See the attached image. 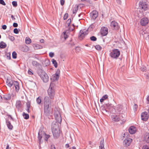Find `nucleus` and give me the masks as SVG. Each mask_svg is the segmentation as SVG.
Returning <instances> with one entry per match:
<instances>
[{"label":"nucleus","instance_id":"obj_1","mask_svg":"<svg viewBox=\"0 0 149 149\" xmlns=\"http://www.w3.org/2000/svg\"><path fill=\"white\" fill-rule=\"evenodd\" d=\"M44 114L46 116H49L52 113L51 100L47 96L45 97L44 100Z\"/></svg>","mask_w":149,"mask_h":149},{"label":"nucleus","instance_id":"obj_2","mask_svg":"<svg viewBox=\"0 0 149 149\" xmlns=\"http://www.w3.org/2000/svg\"><path fill=\"white\" fill-rule=\"evenodd\" d=\"M37 71L38 74L43 81L45 83L47 82L49 79V77L47 74L44 71L41 69H38Z\"/></svg>","mask_w":149,"mask_h":149},{"label":"nucleus","instance_id":"obj_3","mask_svg":"<svg viewBox=\"0 0 149 149\" xmlns=\"http://www.w3.org/2000/svg\"><path fill=\"white\" fill-rule=\"evenodd\" d=\"M53 123L52 125V129L53 136L55 139H57L60 136V131L59 129H57L55 127L53 126Z\"/></svg>","mask_w":149,"mask_h":149},{"label":"nucleus","instance_id":"obj_4","mask_svg":"<svg viewBox=\"0 0 149 149\" xmlns=\"http://www.w3.org/2000/svg\"><path fill=\"white\" fill-rule=\"evenodd\" d=\"M120 51L117 49H114L112 50L110 54V55L113 59H116L120 55Z\"/></svg>","mask_w":149,"mask_h":149},{"label":"nucleus","instance_id":"obj_5","mask_svg":"<svg viewBox=\"0 0 149 149\" xmlns=\"http://www.w3.org/2000/svg\"><path fill=\"white\" fill-rule=\"evenodd\" d=\"M88 33V29H83L80 30L78 36L79 39L81 40L83 39Z\"/></svg>","mask_w":149,"mask_h":149},{"label":"nucleus","instance_id":"obj_6","mask_svg":"<svg viewBox=\"0 0 149 149\" xmlns=\"http://www.w3.org/2000/svg\"><path fill=\"white\" fill-rule=\"evenodd\" d=\"M54 116L56 121L58 123H61L62 119L61 115L58 111H56L54 113Z\"/></svg>","mask_w":149,"mask_h":149},{"label":"nucleus","instance_id":"obj_7","mask_svg":"<svg viewBox=\"0 0 149 149\" xmlns=\"http://www.w3.org/2000/svg\"><path fill=\"white\" fill-rule=\"evenodd\" d=\"M48 95L50 98L52 99L54 98L55 95L54 89H52L51 88H49L47 91Z\"/></svg>","mask_w":149,"mask_h":149},{"label":"nucleus","instance_id":"obj_8","mask_svg":"<svg viewBox=\"0 0 149 149\" xmlns=\"http://www.w3.org/2000/svg\"><path fill=\"white\" fill-rule=\"evenodd\" d=\"M110 26L112 28L115 30H118L119 28L118 23L115 21H112L111 23Z\"/></svg>","mask_w":149,"mask_h":149},{"label":"nucleus","instance_id":"obj_9","mask_svg":"<svg viewBox=\"0 0 149 149\" xmlns=\"http://www.w3.org/2000/svg\"><path fill=\"white\" fill-rule=\"evenodd\" d=\"M108 29L105 27H102L100 30L101 34L103 36H105L108 33Z\"/></svg>","mask_w":149,"mask_h":149},{"label":"nucleus","instance_id":"obj_10","mask_svg":"<svg viewBox=\"0 0 149 149\" xmlns=\"http://www.w3.org/2000/svg\"><path fill=\"white\" fill-rule=\"evenodd\" d=\"M90 15L91 19L95 20L98 16V12L96 10H94L90 13Z\"/></svg>","mask_w":149,"mask_h":149},{"label":"nucleus","instance_id":"obj_11","mask_svg":"<svg viewBox=\"0 0 149 149\" xmlns=\"http://www.w3.org/2000/svg\"><path fill=\"white\" fill-rule=\"evenodd\" d=\"M149 117L148 113L146 112H143L141 114V118L142 120L144 121H147Z\"/></svg>","mask_w":149,"mask_h":149},{"label":"nucleus","instance_id":"obj_12","mask_svg":"<svg viewBox=\"0 0 149 149\" xmlns=\"http://www.w3.org/2000/svg\"><path fill=\"white\" fill-rule=\"evenodd\" d=\"M148 23V20L147 18L144 17L141 19L140 23L142 26H145L147 25Z\"/></svg>","mask_w":149,"mask_h":149},{"label":"nucleus","instance_id":"obj_13","mask_svg":"<svg viewBox=\"0 0 149 149\" xmlns=\"http://www.w3.org/2000/svg\"><path fill=\"white\" fill-rule=\"evenodd\" d=\"M132 140L130 138H127L125 139L123 142L124 145L126 146H129L132 142Z\"/></svg>","mask_w":149,"mask_h":149},{"label":"nucleus","instance_id":"obj_14","mask_svg":"<svg viewBox=\"0 0 149 149\" xmlns=\"http://www.w3.org/2000/svg\"><path fill=\"white\" fill-rule=\"evenodd\" d=\"M14 81H13L11 79H7L6 80L7 85L10 87H11L13 86Z\"/></svg>","mask_w":149,"mask_h":149},{"label":"nucleus","instance_id":"obj_15","mask_svg":"<svg viewBox=\"0 0 149 149\" xmlns=\"http://www.w3.org/2000/svg\"><path fill=\"white\" fill-rule=\"evenodd\" d=\"M15 106L17 109H21L22 106L21 101L19 100H17L15 104Z\"/></svg>","mask_w":149,"mask_h":149},{"label":"nucleus","instance_id":"obj_16","mask_svg":"<svg viewBox=\"0 0 149 149\" xmlns=\"http://www.w3.org/2000/svg\"><path fill=\"white\" fill-rule=\"evenodd\" d=\"M13 86L15 88L16 91L17 92H18L19 89V84L18 82L17 81H14Z\"/></svg>","mask_w":149,"mask_h":149},{"label":"nucleus","instance_id":"obj_17","mask_svg":"<svg viewBox=\"0 0 149 149\" xmlns=\"http://www.w3.org/2000/svg\"><path fill=\"white\" fill-rule=\"evenodd\" d=\"M136 128L134 126H132L129 129V132L131 134H134L136 132Z\"/></svg>","mask_w":149,"mask_h":149},{"label":"nucleus","instance_id":"obj_18","mask_svg":"<svg viewBox=\"0 0 149 149\" xmlns=\"http://www.w3.org/2000/svg\"><path fill=\"white\" fill-rule=\"evenodd\" d=\"M144 140L146 143H149V133L148 132H146L144 135Z\"/></svg>","mask_w":149,"mask_h":149},{"label":"nucleus","instance_id":"obj_19","mask_svg":"<svg viewBox=\"0 0 149 149\" xmlns=\"http://www.w3.org/2000/svg\"><path fill=\"white\" fill-rule=\"evenodd\" d=\"M112 118L113 121L114 122H118L120 120V118L117 116H112Z\"/></svg>","mask_w":149,"mask_h":149},{"label":"nucleus","instance_id":"obj_20","mask_svg":"<svg viewBox=\"0 0 149 149\" xmlns=\"http://www.w3.org/2000/svg\"><path fill=\"white\" fill-rule=\"evenodd\" d=\"M141 8L144 10H147L148 8L147 5L145 2H142L141 4Z\"/></svg>","mask_w":149,"mask_h":149},{"label":"nucleus","instance_id":"obj_21","mask_svg":"<svg viewBox=\"0 0 149 149\" xmlns=\"http://www.w3.org/2000/svg\"><path fill=\"white\" fill-rule=\"evenodd\" d=\"M59 78V75L54 74L52 75V77L51 78V79L54 81L58 80Z\"/></svg>","mask_w":149,"mask_h":149},{"label":"nucleus","instance_id":"obj_22","mask_svg":"<svg viewBox=\"0 0 149 149\" xmlns=\"http://www.w3.org/2000/svg\"><path fill=\"white\" fill-rule=\"evenodd\" d=\"M6 120L7 125L8 128L11 130L12 129L13 127L12 125L11 124L10 122L8 121V119H6Z\"/></svg>","mask_w":149,"mask_h":149},{"label":"nucleus","instance_id":"obj_23","mask_svg":"<svg viewBox=\"0 0 149 149\" xmlns=\"http://www.w3.org/2000/svg\"><path fill=\"white\" fill-rule=\"evenodd\" d=\"M100 149H104V139L100 141V145L99 146Z\"/></svg>","mask_w":149,"mask_h":149},{"label":"nucleus","instance_id":"obj_24","mask_svg":"<svg viewBox=\"0 0 149 149\" xmlns=\"http://www.w3.org/2000/svg\"><path fill=\"white\" fill-rule=\"evenodd\" d=\"M20 49L22 51L24 52H27L29 50L28 47L26 46L21 47Z\"/></svg>","mask_w":149,"mask_h":149},{"label":"nucleus","instance_id":"obj_25","mask_svg":"<svg viewBox=\"0 0 149 149\" xmlns=\"http://www.w3.org/2000/svg\"><path fill=\"white\" fill-rule=\"evenodd\" d=\"M6 47V44L3 41L0 42V47L1 48H5Z\"/></svg>","mask_w":149,"mask_h":149},{"label":"nucleus","instance_id":"obj_26","mask_svg":"<svg viewBox=\"0 0 149 149\" xmlns=\"http://www.w3.org/2000/svg\"><path fill=\"white\" fill-rule=\"evenodd\" d=\"M11 97L10 94H8L4 95L3 97V98L6 100H9L10 99Z\"/></svg>","mask_w":149,"mask_h":149},{"label":"nucleus","instance_id":"obj_27","mask_svg":"<svg viewBox=\"0 0 149 149\" xmlns=\"http://www.w3.org/2000/svg\"><path fill=\"white\" fill-rule=\"evenodd\" d=\"M76 102L77 103L76 104V106L77 107H78V106H79V103L81 101V100L80 98V97H76Z\"/></svg>","mask_w":149,"mask_h":149},{"label":"nucleus","instance_id":"obj_28","mask_svg":"<svg viewBox=\"0 0 149 149\" xmlns=\"http://www.w3.org/2000/svg\"><path fill=\"white\" fill-rule=\"evenodd\" d=\"M22 116L24 117V118L25 119H28L29 118V115L28 114L26 113L25 112L23 113Z\"/></svg>","mask_w":149,"mask_h":149},{"label":"nucleus","instance_id":"obj_29","mask_svg":"<svg viewBox=\"0 0 149 149\" xmlns=\"http://www.w3.org/2000/svg\"><path fill=\"white\" fill-rule=\"evenodd\" d=\"M52 61L53 64L54 65V67L56 68H57L58 66V64L56 60L54 59H53L52 60Z\"/></svg>","mask_w":149,"mask_h":149},{"label":"nucleus","instance_id":"obj_30","mask_svg":"<svg viewBox=\"0 0 149 149\" xmlns=\"http://www.w3.org/2000/svg\"><path fill=\"white\" fill-rule=\"evenodd\" d=\"M31 39L28 37H26L25 38V42L27 44H30L31 43Z\"/></svg>","mask_w":149,"mask_h":149},{"label":"nucleus","instance_id":"obj_31","mask_svg":"<svg viewBox=\"0 0 149 149\" xmlns=\"http://www.w3.org/2000/svg\"><path fill=\"white\" fill-rule=\"evenodd\" d=\"M80 19H76L77 21V25H76L75 24V27H76L77 29L78 28V27L80 26L81 25V22H80L79 21Z\"/></svg>","mask_w":149,"mask_h":149},{"label":"nucleus","instance_id":"obj_32","mask_svg":"<svg viewBox=\"0 0 149 149\" xmlns=\"http://www.w3.org/2000/svg\"><path fill=\"white\" fill-rule=\"evenodd\" d=\"M66 32H64L62 34L61 36L63 37H64L65 39H66L68 37V36L66 34Z\"/></svg>","mask_w":149,"mask_h":149},{"label":"nucleus","instance_id":"obj_33","mask_svg":"<svg viewBox=\"0 0 149 149\" xmlns=\"http://www.w3.org/2000/svg\"><path fill=\"white\" fill-rule=\"evenodd\" d=\"M44 63H45V65L44 64V65L45 66H47L49 65L50 61L48 60H47L45 61Z\"/></svg>","mask_w":149,"mask_h":149},{"label":"nucleus","instance_id":"obj_34","mask_svg":"<svg viewBox=\"0 0 149 149\" xmlns=\"http://www.w3.org/2000/svg\"><path fill=\"white\" fill-rule=\"evenodd\" d=\"M32 64L33 66H38L39 65V63L36 61H33L32 62Z\"/></svg>","mask_w":149,"mask_h":149},{"label":"nucleus","instance_id":"obj_35","mask_svg":"<svg viewBox=\"0 0 149 149\" xmlns=\"http://www.w3.org/2000/svg\"><path fill=\"white\" fill-rule=\"evenodd\" d=\"M12 57L14 59H15L17 57V54L15 51L13 52L12 53Z\"/></svg>","mask_w":149,"mask_h":149},{"label":"nucleus","instance_id":"obj_36","mask_svg":"<svg viewBox=\"0 0 149 149\" xmlns=\"http://www.w3.org/2000/svg\"><path fill=\"white\" fill-rule=\"evenodd\" d=\"M55 86V84L53 82H51L50 83V87L49 88H51L52 89H54V86Z\"/></svg>","mask_w":149,"mask_h":149},{"label":"nucleus","instance_id":"obj_37","mask_svg":"<svg viewBox=\"0 0 149 149\" xmlns=\"http://www.w3.org/2000/svg\"><path fill=\"white\" fill-rule=\"evenodd\" d=\"M95 48L98 51L101 50L102 48L99 45H97L95 46Z\"/></svg>","mask_w":149,"mask_h":149},{"label":"nucleus","instance_id":"obj_38","mask_svg":"<svg viewBox=\"0 0 149 149\" xmlns=\"http://www.w3.org/2000/svg\"><path fill=\"white\" fill-rule=\"evenodd\" d=\"M36 102L38 104H40L41 103V99L40 97H38V98H37L36 99Z\"/></svg>","mask_w":149,"mask_h":149},{"label":"nucleus","instance_id":"obj_39","mask_svg":"<svg viewBox=\"0 0 149 149\" xmlns=\"http://www.w3.org/2000/svg\"><path fill=\"white\" fill-rule=\"evenodd\" d=\"M143 36L146 40H149V35L148 34H146L144 35Z\"/></svg>","mask_w":149,"mask_h":149},{"label":"nucleus","instance_id":"obj_40","mask_svg":"<svg viewBox=\"0 0 149 149\" xmlns=\"http://www.w3.org/2000/svg\"><path fill=\"white\" fill-rule=\"evenodd\" d=\"M71 22V19H68V20L67 21L66 24L68 26H69L70 24V23Z\"/></svg>","mask_w":149,"mask_h":149},{"label":"nucleus","instance_id":"obj_41","mask_svg":"<svg viewBox=\"0 0 149 149\" xmlns=\"http://www.w3.org/2000/svg\"><path fill=\"white\" fill-rule=\"evenodd\" d=\"M90 39L91 40L93 41H95L97 40L96 38L94 36H92L90 38Z\"/></svg>","mask_w":149,"mask_h":149},{"label":"nucleus","instance_id":"obj_42","mask_svg":"<svg viewBox=\"0 0 149 149\" xmlns=\"http://www.w3.org/2000/svg\"><path fill=\"white\" fill-rule=\"evenodd\" d=\"M40 133L39 132L38 134V138L39 141V143L40 142L41 139L42 138V136L40 134Z\"/></svg>","mask_w":149,"mask_h":149},{"label":"nucleus","instance_id":"obj_43","mask_svg":"<svg viewBox=\"0 0 149 149\" xmlns=\"http://www.w3.org/2000/svg\"><path fill=\"white\" fill-rule=\"evenodd\" d=\"M45 140L46 141H47L48 140V139L50 137V136L48 134H45Z\"/></svg>","mask_w":149,"mask_h":149},{"label":"nucleus","instance_id":"obj_44","mask_svg":"<svg viewBox=\"0 0 149 149\" xmlns=\"http://www.w3.org/2000/svg\"><path fill=\"white\" fill-rule=\"evenodd\" d=\"M12 3L13 6L15 7L17 6V2L16 1H13Z\"/></svg>","mask_w":149,"mask_h":149},{"label":"nucleus","instance_id":"obj_45","mask_svg":"<svg viewBox=\"0 0 149 149\" xmlns=\"http://www.w3.org/2000/svg\"><path fill=\"white\" fill-rule=\"evenodd\" d=\"M140 69L143 72L146 71V67L142 66L141 68Z\"/></svg>","mask_w":149,"mask_h":149},{"label":"nucleus","instance_id":"obj_46","mask_svg":"<svg viewBox=\"0 0 149 149\" xmlns=\"http://www.w3.org/2000/svg\"><path fill=\"white\" fill-rule=\"evenodd\" d=\"M0 4L3 6H5L6 4L3 0H0Z\"/></svg>","mask_w":149,"mask_h":149},{"label":"nucleus","instance_id":"obj_47","mask_svg":"<svg viewBox=\"0 0 149 149\" xmlns=\"http://www.w3.org/2000/svg\"><path fill=\"white\" fill-rule=\"evenodd\" d=\"M75 50H76L77 52H78L81 50L80 47H76V48H75Z\"/></svg>","mask_w":149,"mask_h":149},{"label":"nucleus","instance_id":"obj_48","mask_svg":"<svg viewBox=\"0 0 149 149\" xmlns=\"http://www.w3.org/2000/svg\"><path fill=\"white\" fill-rule=\"evenodd\" d=\"M68 13H65L64 15V17H63L64 20H65V19H66L68 17Z\"/></svg>","mask_w":149,"mask_h":149},{"label":"nucleus","instance_id":"obj_49","mask_svg":"<svg viewBox=\"0 0 149 149\" xmlns=\"http://www.w3.org/2000/svg\"><path fill=\"white\" fill-rule=\"evenodd\" d=\"M42 47V46H40L38 45H36V49H41Z\"/></svg>","mask_w":149,"mask_h":149},{"label":"nucleus","instance_id":"obj_50","mask_svg":"<svg viewBox=\"0 0 149 149\" xmlns=\"http://www.w3.org/2000/svg\"><path fill=\"white\" fill-rule=\"evenodd\" d=\"M9 38L12 41H13L15 40V38L13 36H9Z\"/></svg>","mask_w":149,"mask_h":149},{"label":"nucleus","instance_id":"obj_51","mask_svg":"<svg viewBox=\"0 0 149 149\" xmlns=\"http://www.w3.org/2000/svg\"><path fill=\"white\" fill-rule=\"evenodd\" d=\"M6 58L10 60L11 59L10 54H8L6 55Z\"/></svg>","mask_w":149,"mask_h":149},{"label":"nucleus","instance_id":"obj_52","mask_svg":"<svg viewBox=\"0 0 149 149\" xmlns=\"http://www.w3.org/2000/svg\"><path fill=\"white\" fill-rule=\"evenodd\" d=\"M30 102H28L26 103V107L30 108Z\"/></svg>","mask_w":149,"mask_h":149},{"label":"nucleus","instance_id":"obj_53","mask_svg":"<svg viewBox=\"0 0 149 149\" xmlns=\"http://www.w3.org/2000/svg\"><path fill=\"white\" fill-rule=\"evenodd\" d=\"M73 28H69V29L70 31H72L74 29V24H72Z\"/></svg>","mask_w":149,"mask_h":149},{"label":"nucleus","instance_id":"obj_54","mask_svg":"<svg viewBox=\"0 0 149 149\" xmlns=\"http://www.w3.org/2000/svg\"><path fill=\"white\" fill-rule=\"evenodd\" d=\"M14 32L15 34H17L19 33L18 29L17 28H15L14 29Z\"/></svg>","mask_w":149,"mask_h":149},{"label":"nucleus","instance_id":"obj_55","mask_svg":"<svg viewBox=\"0 0 149 149\" xmlns=\"http://www.w3.org/2000/svg\"><path fill=\"white\" fill-rule=\"evenodd\" d=\"M60 70L59 69H58L55 73V74H57V75H59V74H60Z\"/></svg>","mask_w":149,"mask_h":149},{"label":"nucleus","instance_id":"obj_56","mask_svg":"<svg viewBox=\"0 0 149 149\" xmlns=\"http://www.w3.org/2000/svg\"><path fill=\"white\" fill-rule=\"evenodd\" d=\"M138 107V106L136 104H135L134 105V111H136V110L137 109Z\"/></svg>","mask_w":149,"mask_h":149},{"label":"nucleus","instance_id":"obj_57","mask_svg":"<svg viewBox=\"0 0 149 149\" xmlns=\"http://www.w3.org/2000/svg\"><path fill=\"white\" fill-rule=\"evenodd\" d=\"M28 74L30 75H32L33 74V73L32 72V70L31 69H29L28 71Z\"/></svg>","mask_w":149,"mask_h":149},{"label":"nucleus","instance_id":"obj_58","mask_svg":"<svg viewBox=\"0 0 149 149\" xmlns=\"http://www.w3.org/2000/svg\"><path fill=\"white\" fill-rule=\"evenodd\" d=\"M143 149H149V148L148 146L146 145L143 147Z\"/></svg>","mask_w":149,"mask_h":149},{"label":"nucleus","instance_id":"obj_59","mask_svg":"<svg viewBox=\"0 0 149 149\" xmlns=\"http://www.w3.org/2000/svg\"><path fill=\"white\" fill-rule=\"evenodd\" d=\"M49 55L50 57H52L54 56V54L53 52H50L49 53Z\"/></svg>","mask_w":149,"mask_h":149},{"label":"nucleus","instance_id":"obj_60","mask_svg":"<svg viewBox=\"0 0 149 149\" xmlns=\"http://www.w3.org/2000/svg\"><path fill=\"white\" fill-rule=\"evenodd\" d=\"M13 26L14 27H17L18 26V24L17 23L14 22L13 24Z\"/></svg>","mask_w":149,"mask_h":149},{"label":"nucleus","instance_id":"obj_61","mask_svg":"<svg viewBox=\"0 0 149 149\" xmlns=\"http://www.w3.org/2000/svg\"><path fill=\"white\" fill-rule=\"evenodd\" d=\"M108 96L107 95H105L104 96H103L102 98L103 99H104V100H105L107 99V98H108Z\"/></svg>","mask_w":149,"mask_h":149},{"label":"nucleus","instance_id":"obj_62","mask_svg":"<svg viewBox=\"0 0 149 149\" xmlns=\"http://www.w3.org/2000/svg\"><path fill=\"white\" fill-rule=\"evenodd\" d=\"M65 1L64 0H61L60 3L61 5L63 6L64 4Z\"/></svg>","mask_w":149,"mask_h":149},{"label":"nucleus","instance_id":"obj_63","mask_svg":"<svg viewBox=\"0 0 149 149\" xmlns=\"http://www.w3.org/2000/svg\"><path fill=\"white\" fill-rule=\"evenodd\" d=\"M2 28L4 30L6 29L7 28V26L5 25H4L2 26Z\"/></svg>","mask_w":149,"mask_h":149},{"label":"nucleus","instance_id":"obj_64","mask_svg":"<svg viewBox=\"0 0 149 149\" xmlns=\"http://www.w3.org/2000/svg\"><path fill=\"white\" fill-rule=\"evenodd\" d=\"M51 149H56V148L54 145H51Z\"/></svg>","mask_w":149,"mask_h":149}]
</instances>
